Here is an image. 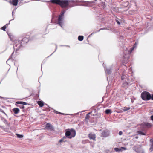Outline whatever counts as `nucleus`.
<instances>
[{"label":"nucleus","mask_w":153,"mask_h":153,"mask_svg":"<svg viewBox=\"0 0 153 153\" xmlns=\"http://www.w3.org/2000/svg\"><path fill=\"white\" fill-rule=\"evenodd\" d=\"M16 136L18 138H20L23 137L24 136L22 134H16Z\"/></svg>","instance_id":"obj_30"},{"label":"nucleus","mask_w":153,"mask_h":153,"mask_svg":"<svg viewBox=\"0 0 153 153\" xmlns=\"http://www.w3.org/2000/svg\"><path fill=\"white\" fill-rule=\"evenodd\" d=\"M115 20H116V21L118 25H120V21H122V20L121 19L116 17V19H115Z\"/></svg>","instance_id":"obj_23"},{"label":"nucleus","mask_w":153,"mask_h":153,"mask_svg":"<svg viewBox=\"0 0 153 153\" xmlns=\"http://www.w3.org/2000/svg\"><path fill=\"white\" fill-rule=\"evenodd\" d=\"M120 149H121V151H122V150H126V148L125 147H121L120 148Z\"/></svg>","instance_id":"obj_38"},{"label":"nucleus","mask_w":153,"mask_h":153,"mask_svg":"<svg viewBox=\"0 0 153 153\" xmlns=\"http://www.w3.org/2000/svg\"><path fill=\"white\" fill-rule=\"evenodd\" d=\"M129 56L128 54L124 55L123 57V61L124 62V63H127L128 62V60L129 59Z\"/></svg>","instance_id":"obj_11"},{"label":"nucleus","mask_w":153,"mask_h":153,"mask_svg":"<svg viewBox=\"0 0 153 153\" xmlns=\"http://www.w3.org/2000/svg\"><path fill=\"white\" fill-rule=\"evenodd\" d=\"M138 133L139 134H141L143 135H146V133L143 132L141 131H137Z\"/></svg>","instance_id":"obj_29"},{"label":"nucleus","mask_w":153,"mask_h":153,"mask_svg":"<svg viewBox=\"0 0 153 153\" xmlns=\"http://www.w3.org/2000/svg\"><path fill=\"white\" fill-rule=\"evenodd\" d=\"M16 12V10H13L12 12V16L13 19H12V20H14V18L13 17V16L14 15L15 13Z\"/></svg>","instance_id":"obj_32"},{"label":"nucleus","mask_w":153,"mask_h":153,"mask_svg":"<svg viewBox=\"0 0 153 153\" xmlns=\"http://www.w3.org/2000/svg\"><path fill=\"white\" fill-rule=\"evenodd\" d=\"M91 114V113H89L88 114L86 115V116L84 120V121L85 122H86V123H88V119L90 118V116H89V114Z\"/></svg>","instance_id":"obj_15"},{"label":"nucleus","mask_w":153,"mask_h":153,"mask_svg":"<svg viewBox=\"0 0 153 153\" xmlns=\"http://www.w3.org/2000/svg\"><path fill=\"white\" fill-rule=\"evenodd\" d=\"M83 38H84V37L83 36H79L78 37V40H79V41H82L83 40Z\"/></svg>","instance_id":"obj_27"},{"label":"nucleus","mask_w":153,"mask_h":153,"mask_svg":"<svg viewBox=\"0 0 153 153\" xmlns=\"http://www.w3.org/2000/svg\"><path fill=\"white\" fill-rule=\"evenodd\" d=\"M13 110L14 113L15 114H17L19 112V110L18 108H13Z\"/></svg>","instance_id":"obj_21"},{"label":"nucleus","mask_w":153,"mask_h":153,"mask_svg":"<svg viewBox=\"0 0 153 153\" xmlns=\"http://www.w3.org/2000/svg\"><path fill=\"white\" fill-rule=\"evenodd\" d=\"M151 99L153 100V93L151 95Z\"/></svg>","instance_id":"obj_43"},{"label":"nucleus","mask_w":153,"mask_h":153,"mask_svg":"<svg viewBox=\"0 0 153 153\" xmlns=\"http://www.w3.org/2000/svg\"><path fill=\"white\" fill-rule=\"evenodd\" d=\"M88 137L90 139H92L94 140H96L95 134L92 133H90L88 135Z\"/></svg>","instance_id":"obj_12"},{"label":"nucleus","mask_w":153,"mask_h":153,"mask_svg":"<svg viewBox=\"0 0 153 153\" xmlns=\"http://www.w3.org/2000/svg\"><path fill=\"white\" fill-rule=\"evenodd\" d=\"M90 35H89V36L88 37H90Z\"/></svg>","instance_id":"obj_50"},{"label":"nucleus","mask_w":153,"mask_h":153,"mask_svg":"<svg viewBox=\"0 0 153 153\" xmlns=\"http://www.w3.org/2000/svg\"><path fill=\"white\" fill-rule=\"evenodd\" d=\"M79 5L82 6H88V3H85V4H81Z\"/></svg>","instance_id":"obj_34"},{"label":"nucleus","mask_w":153,"mask_h":153,"mask_svg":"<svg viewBox=\"0 0 153 153\" xmlns=\"http://www.w3.org/2000/svg\"><path fill=\"white\" fill-rule=\"evenodd\" d=\"M105 70L106 73L108 74H111L112 71V69L111 67H110L106 69L105 68Z\"/></svg>","instance_id":"obj_13"},{"label":"nucleus","mask_w":153,"mask_h":153,"mask_svg":"<svg viewBox=\"0 0 153 153\" xmlns=\"http://www.w3.org/2000/svg\"><path fill=\"white\" fill-rule=\"evenodd\" d=\"M150 142L151 143L150 144L151 147L149 150L151 152H152L153 151V139H151L150 140Z\"/></svg>","instance_id":"obj_17"},{"label":"nucleus","mask_w":153,"mask_h":153,"mask_svg":"<svg viewBox=\"0 0 153 153\" xmlns=\"http://www.w3.org/2000/svg\"><path fill=\"white\" fill-rule=\"evenodd\" d=\"M14 52H13V53H12V54H11V56H10L9 58L7 60V61L6 62L7 63V62L9 60V59L10 58L12 57V55H13V53H14Z\"/></svg>","instance_id":"obj_41"},{"label":"nucleus","mask_w":153,"mask_h":153,"mask_svg":"<svg viewBox=\"0 0 153 153\" xmlns=\"http://www.w3.org/2000/svg\"><path fill=\"white\" fill-rule=\"evenodd\" d=\"M84 111H82L81 112H78V113H75V114H72V115H73L74 116H75L76 115L79 114V113L82 112H84Z\"/></svg>","instance_id":"obj_36"},{"label":"nucleus","mask_w":153,"mask_h":153,"mask_svg":"<svg viewBox=\"0 0 153 153\" xmlns=\"http://www.w3.org/2000/svg\"><path fill=\"white\" fill-rule=\"evenodd\" d=\"M137 44H138L137 43L135 42L134 44V45L132 47V48H131V51H130V53L137 46Z\"/></svg>","instance_id":"obj_25"},{"label":"nucleus","mask_w":153,"mask_h":153,"mask_svg":"<svg viewBox=\"0 0 153 153\" xmlns=\"http://www.w3.org/2000/svg\"><path fill=\"white\" fill-rule=\"evenodd\" d=\"M16 103L17 104H22L23 105H29V104H28V103L23 102V101H18L16 102Z\"/></svg>","instance_id":"obj_16"},{"label":"nucleus","mask_w":153,"mask_h":153,"mask_svg":"<svg viewBox=\"0 0 153 153\" xmlns=\"http://www.w3.org/2000/svg\"><path fill=\"white\" fill-rule=\"evenodd\" d=\"M57 46L56 45V49H55V51L50 56H49L48 57H49L50 56H51V55L52 54H53L56 51V49H57Z\"/></svg>","instance_id":"obj_39"},{"label":"nucleus","mask_w":153,"mask_h":153,"mask_svg":"<svg viewBox=\"0 0 153 153\" xmlns=\"http://www.w3.org/2000/svg\"><path fill=\"white\" fill-rule=\"evenodd\" d=\"M62 142H65V141H64L62 139H60L59 140V141L58 143L57 144V145L58 146H61L62 145V144L61 143H62Z\"/></svg>","instance_id":"obj_26"},{"label":"nucleus","mask_w":153,"mask_h":153,"mask_svg":"<svg viewBox=\"0 0 153 153\" xmlns=\"http://www.w3.org/2000/svg\"><path fill=\"white\" fill-rule=\"evenodd\" d=\"M150 119L151 120L153 121V115H152L150 117Z\"/></svg>","instance_id":"obj_44"},{"label":"nucleus","mask_w":153,"mask_h":153,"mask_svg":"<svg viewBox=\"0 0 153 153\" xmlns=\"http://www.w3.org/2000/svg\"><path fill=\"white\" fill-rule=\"evenodd\" d=\"M111 110L110 109H106L105 111V113L106 114H108L112 113Z\"/></svg>","instance_id":"obj_22"},{"label":"nucleus","mask_w":153,"mask_h":153,"mask_svg":"<svg viewBox=\"0 0 153 153\" xmlns=\"http://www.w3.org/2000/svg\"><path fill=\"white\" fill-rule=\"evenodd\" d=\"M142 153H144V152H143Z\"/></svg>","instance_id":"obj_51"},{"label":"nucleus","mask_w":153,"mask_h":153,"mask_svg":"<svg viewBox=\"0 0 153 153\" xmlns=\"http://www.w3.org/2000/svg\"><path fill=\"white\" fill-rule=\"evenodd\" d=\"M123 134V132L120 131L119 132V135H121L122 134Z\"/></svg>","instance_id":"obj_42"},{"label":"nucleus","mask_w":153,"mask_h":153,"mask_svg":"<svg viewBox=\"0 0 153 153\" xmlns=\"http://www.w3.org/2000/svg\"><path fill=\"white\" fill-rule=\"evenodd\" d=\"M128 76L127 74H123L121 76V80L123 81L122 83V87L123 88L126 89L131 83H130Z\"/></svg>","instance_id":"obj_1"},{"label":"nucleus","mask_w":153,"mask_h":153,"mask_svg":"<svg viewBox=\"0 0 153 153\" xmlns=\"http://www.w3.org/2000/svg\"><path fill=\"white\" fill-rule=\"evenodd\" d=\"M141 97L144 100H148L151 99V94L147 91H144L141 93Z\"/></svg>","instance_id":"obj_5"},{"label":"nucleus","mask_w":153,"mask_h":153,"mask_svg":"<svg viewBox=\"0 0 153 153\" xmlns=\"http://www.w3.org/2000/svg\"><path fill=\"white\" fill-rule=\"evenodd\" d=\"M66 10H65L62 9L60 15H59L58 18V23L57 24L62 27V25L63 23V20L64 19V14Z\"/></svg>","instance_id":"obj_3"},{"label":"nucleus","mask_w":153,"mask_h":153,"mask_svg":"<svg viewBox=\"0 0 153 153\" xmlns=\"http://www.w3.org/2000/svg\"><path fill=\"white\" fill-rule=\"evenodd\" d=\"M2 107L3 108H5V107L4 106H2Z\"/></svg>","instance_id":"obj_47"},{"label":"nucleus","mask_w":153,"mask_h":153,"mask_svg":"<svg viewBox=\"0 0 153 153\" xmlns=\"http://www.w3.org/2000/svg\"><path fill=\"white\" fill-rule=\"evenodd\" d=\"M29 40V37L27 36V37H25L23 39H21V41L22 42V45H23L27 43L28 42Z\"/></svg>","instance_id":"obj_10"},{"label":"nucleus","mask_w":153,"mask_h":153,"mask_svg":"<svg viewBox=\"0 0 153 153\" xmlns=\"http://www.w3.org/2000/svg\"><path fill=\"white\" fill-rule=\"evenodd\" d=\"M131 102H134V101H133V100H131Z\"/></svg>","instance_id":"obj_48"},{"label":"nucleus","mask_w":153,"mask_h":153,"mask_svg":"<svg viewBox=\"0 0 153 153\" xmlns=\"http://www.w3.org/2000/svg\"><path fill=\"white\" fill-rule=\"evenodd\" d=\"M69 1L74 2V1H72L60 0L59 5L62 8H66L68 7Z\"/></svg>","instance_id":"obj_6"},{"label":"nucleus","mask_w":153,"mask_h":153,"mask_svg":"<svg viewBox=\"0 0 153 153\" xmlns=\"http://www.w3.org/2000/svg\"><path fill=\"white\" fill-rule=\"evenodd\" d=\"M60 1V0H51L48 1L52 3L55 4L59 5Z\"/></svg>","instance_id":"obj_14"},{"label":"nucleus","mask_w":153,"mask_h":153,"mask_svg":"<svg viewBox=\"0 0 153 153\" xmlns=\"http://www.w3.org/2000/svg\"><path fill=\"white\" fill-rule=\"evenodd\" d=\"M106 29V28H101L98 31V32H99V31H100L101 30H103V29Z\"/></svg>","instance_id":"obj_45"},{"label":"nucleus","mask_w":153,"mask_h":153,"mask_svg":"<svg viewBox=\"0 0 153 153\" xmlns=\"http://www.w3.org/2000/svg\"><path fill=\"white\" fill-rule=\"evenodd\" d=\"M11 21V20H10L9 21V23H8V24H6L5 25H4V26L2 27L1 28V29L3 30L4 31H5V30L6 29V28L7 27H6V26L7 25H7L9 24H10V21Z\"/></svg>","instance_id":"obj_28"},{"label":"nucleus","mask_w":153,"mask_h":153,"mask_svg":"<svg viewBox=\"0 0 153 153\" xmlns=\"http://www.w3.org/2000/svg\"><path fill=\"white\" fill-rule=\"evenodd\" d=\"M0 97H1V98H2V97H1V96H0Z\"/></svg>","instance_id":"obj_49"},{"label":"nucleus","mask_w":153,"mask_h":153,"mask_svg":"<svg viewBox=\"0 0 153 153\" xmlns=\"http://www.w3.org/2000/svg\"><path fill=\"white\" fill-rule=\"evenodd\" d=\"M54 112L56 113L57 114H63V113H62L60 112H58L56 111H55Z\"/></svg>","instance_id":"obj_35"},{"label":"nucleus","mask_w":153,"mask_h":153,"mask_svg":"<svg viewBox=\"0 0 153 153\" xmlns=\"http://www.w3.org/2000/svg\"><path fill=\"white\" fill-rule=\"evenodd\" d=\"M130 109V108L129 107H124V108L123 110L125 111H127L129 110Z\"/></svg>","instance_id":"obj_33"},{"label":"nucleus","mask_w":153,"mask_h":153,"mask_svg":"<svg viewBox=\"0 0 153 153\" xmlns=\"http://www.w3.org/2000/svg\"><path fill=\"white\" fill-rule=\"evenodd\" d=\"M144 125L147 128H150L152 126V125L151 123H144Z\"/></svg>","instance_id":"obj_20"},{"label":"nucleus","mask_w":153,"mask_h":153,"mask_svg":"<svg viewBox=\"0 0 153 153\" xmlns=\"http://www.w3.org/2000/svg\"><path fill=\"white\" fill-rule=\"evenodd\" d=\"M0 127L2 129H4V128L3 126H0Z\"/></svg>","instance_id":"obj_46"},{"label":"nucleus","mask_w":153,"mask_h":153,"mask_svg":"<svg viewBox=\"0 0 153 153\" xmlns=\"http://www.w3.org/2000/svg\"><path fill=\"white\" fill-rule=\"evenodd\" d=\"M0 111L1 112L3 113L6 116H7V114H6V113L5 112H4V111L2 109H0Z\"/></svg>","instance_id":"obj_37"},{"label":"nucleus","mask_w":153,"mask_h":153,"mask_svg":"<svg viewBox=\"0 0 153 153\" xmlns=\"http://www.w3.org/2000/svg\"><path fill=\"white\" fill-rule=\"evenodd\" d=\"M21 108L24 109L25 108V107L23 105H21L20 106H19Z\"/></svg>","instance_id":"obj_40"},{"label":"nucleus","mask_w":153,"mask_h":153,"mask_svg":"<svg viewBox=\"0 0 153 153\" xmlns=\"http://www.w3.org/2000/svg\"><path fill=\"white\" fill-rule=\"evenodd\" d=\"M76 134L75 130L73 129H67L65 130V137H63L62 139L64 140V139L67 138L71 139L74 137Z\"/></svg>","instance_id":"obj_2"},{"label":"nucleus","mask_w":153,"mask_h":153,"mask_svg":"<svg viewBox=\"0 0 153 153\" xmlns=\"http://www.w3.org/2000/svg\"><path fill=\"white\" fill-rule=\"evenodd\" d=\"M45 128L48 130H50L52 131L54 130V128L52 126L51 124L49 123H47Z\"/></svg>","instance_id":"obj_9"},{"label":"nucleus","mask_w":153,"mask_h":153,"mask_svg":"<svg viewBox=\"0 0 153 153\" xmlns=\"http://www.w3.org/2000/svg\"><path fill=\"white\" fill-rule=\"evenodd\" d=\"M114 150L116 152H119V151H121V149H120V148H118L116 147V148H114Z\"/></svg>","instance_id":"obj_31"},{"label":"nucleus","mask_w":153,"mask_h":153,"mask_svg":"<svg viewBox=\"0 0 153 153\" xmlns=\"http://www.w3.org/2000/svg\"><path fill=\"white\" fill-rule=\"evenodd\" d=\"M18 2V0H12L11 4H12L13 6H16L17 5Z\"/></svg>","instance_id":"obj_18"},{"label":"nucleus","mask_w":153,"mask_h":153,"mask_svg":"<svg viewBox=\"0 0 153 153\" xmlns=\"http://www.w3.org/2000/svg\"><path fill=\"white\" fill-rule=\"evenodd\" d=\"M1 120L3 122L6 124H7L8 126H10V124L8 123L7 120L3 117L1 118Z\"/></svg>","instance_id":"obj_19"},{"label":"nucleus","mask_w":153,"mask_h":153,"mask_svg":"<svg viewBox=\"0 0 153 153\" xmlns=\"http://www.w3.org/2000/svg\"><path fill=\"white\" fill-rule=\"evenodd\" d=\"M110 133L109 131H108L103 130L101 133V136L104 137H106L109 136Z\"/></svg>","instance_id":"obj_8"},{"label":"nucleus","mask_w":153,"mask_h":153,"mask_svg":"<svg viewBox=\"0 0 153 153\" xmlns=\"http://www.w3.org/2000/svg\"><path fill=\"white\" fill-rule=\"evenodd\" d=\"M38 104L40 107H42L44 105V103L42 101H39L38 102Z\"/></svg>","instance_id":"obj_24"},{"label":"nucleus","mask_w":153,"mask_h":153,"mask_svg":"<svg viewBox=\"0 0 153 153\" xmlns=\"http://www.w3.org/2000/svg\"><path fill=\"white\" fill-rule=\"evenodd\" d=\"M21 39L14 40V44L13 45V48L16 51L19 50L20 48L22 45V42L21 41Z\"/></svg>","instance_id":"obj_4"},{"label":"nucleus","mask_w":153,"mask_h":153,"mask_svg":"<svg viewBox=\"0 0 153 153\" xmlns=\"http://www.w3.org/2000/svg\"><path fill=\"white\" fill-rule=\"evenodd\" d=\"M72 1H74L73 2H72L71 1H69V5H68V6L69 7L71 8L72 7L75 6H76V5L75 4L78 2H79V1H78L77 0L74 1V0H72ZM80 2H84L83 1H80Z\"/></svg>","instance_id":"obj_7"}]
</instances>
